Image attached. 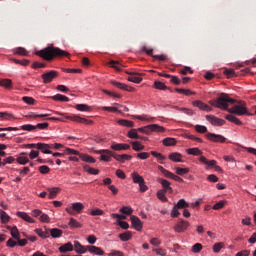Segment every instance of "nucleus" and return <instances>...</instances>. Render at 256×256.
<instances>
[{
  "instance_id": "29",
  "label": "nucleus",
  "mask_w": 256,
  "mask_h": 256,
  "mask_svg": "<svg viewBox=\"0 0 256 256\" xmlns=\"http://www.w3.org/2000/svg\"><path fill=\"white\" fill-rule=\"evenodd\" d=\"M0 86L4 87L5 89H12L13 81L11 79H2L0 80Z\"/></svg>"
},
{
  "instance_id": "47",
  "label": "nucleus",
  "mask_w": 256,
  "mask_h": 256,
  "mask_svg": "<svg viewBox=\"0 0 256 256\" xmlns=\"http://www.w3.org/2000/svg\"><path fill=\"white\" fill-rule=\"evenodd\" d=\"M120 213H123V215H132L133 214V208H131V206H123L120 209Z\"/></svg>"
},
{
  "instance_id": "24",
  "label": "nucleus",
  "mask_w": 256,
  "mask_h": 256,
  "mask_svg": "<svg viewBox=\"0 0 256 256\" xmlns=\"http://www.w3.org/2000/svg\"><path fill=\"white\" fill-rule=\"evenodd\" d=\"M225 119H227V121H230V123H234L235 125H243V122L233 114L226 115Z\"/></svg>"
},
{
  "instance_id": "45",
  "label": "nucleus",
  "mask_w": 256,
  "mask_h": 256,
  "mask_svg": "<svg viewBox=\"0 0 256 256\" xmlns=\"http://www.w3.org/2000/svg\"><path fill=\"white\" fill-rule=\"evenodd\" d=\"M167 192L163 191V190H159L157 192V198L162 201L163 203H167L169 201V199H167V197L165 196Z\"/></svg>"
},
{
  "instance_id": "11",
  "label": "nucleus",
  "mask_w": 256,
  "mask_h": 256,
  "mask_svg": "<svg viewBox=\"0 0 256 256\" xmlns=\"http://www.w3.org/2000/svg\"><path fill=\"white\" fill-rule=\"evenodd\" d=\"M200 162L204 163V165H208V167H214L215 171H222L220 166H216L217 161H215V160H208L207 158H205V156H201Z\"/></svg>"
},
{
  "instance_id": "7",
  "label": "nucleus",
  "mask_w": 256,
  "mask_h": 256,
  "mask_svg": "<svg viewBox=\"0 0 256 256\" xmlns=\"http://www.w3.org/2000/svg\"><path fill=\"white\" fill-rule=\"evenodd\" d=\"M206 139L212 141L213 143H225L227 141V138H225V136L215 133L206 134Z\"/></svg>"
},
{
  "instance_id": "64",
  "label": "nucleus",
  "mask_w": 256,
  "mask_h": 256,
  "mask_svg": "<svg viewBox=\"0 0 256 256\" xmlns=\"http://www.w3.org/2000/svg\"><path fill=\"white\" fill-rule=\"evenodd\" d=\"M195 131H197V133H207V128L203 125H196Z\"/></svg>"
},
{
  "instance_id": "42",
  "label": "nucleus",
  "mask_w": 256,
  "mask_h": 256,
  "mask_svg": "<svg viewBox=\"0 0 256 256\" xmlns=\"http://www.w3.org/2000/svg\"><path fill=\"white\" fill-rule=\"evenodd\" d=\"M159 171L161 172L162 175L166 176L168 179H173V173L170 172L169 170L163 168V166H158Z\"/></svg>"
},
{
  "instance_id": "39",
  "label": "nucleus",
  "mask_w": 256,
  "mask_h": 256,
  "mask_svg": "<svg viewBox=\"0 0 256 256\" xmlns=\"http://www.w3.org/2000/svg\"><path fill=\"white\" fill-rule=\"evenodd\" d=\"M133 151H143L145 146L141 144L139 141L131 142Z\"/></svg>"
},
{
  "instance_id": "10",
  "label": "nucleus",
  "mask_w": 256,
  "mask_h": 256,
  "mask_svg": "<svg viewBox=\"0 0 256 256\" xmlns=\"http://www.w3.org/2000/svg\"><path fill=\"white\" fill-rule=\"evenodd\" d=\"M110 149L113 151H127L131 149V146L129 144L125 143H115L113 142L112 145L110 146Z\"/></svg>"
},
{
  "instance_id": "8",
  "label": "nucleus",
  "mask_w": 256,
  "mask_h": 256,
  "mask_svg": "<svg viewBox=\"0 0 256 256\" xmlns=\"http://www.w3.org/2000/svg\"><path fill=\"white\" fill-rule=\"evenodd\" d=\"M58 76H59V72H57L55 70L46 72L42 75L43 83H45V84L51 83V81H53V79H56V77H58Z\"/></svg>"
},
{
  "instance_id": "22",
  "label": "nucleus",
  "mask_w": 256,
  "mask_h": 256,
  "mask_svg": "<svg viewBox=\"0 0 256 256\" xmlns=\"http://www.w3.org/2000/svg\"><path fill=\"white\" fill-rule=\"evenodd\" d=\"M47 191L49 192V194H48L49 199H55V197H57V195H59L61 188H59V187L47 188Z\"/></svg>"
},
{
  "instance_id": "15",
  "label": "nucleus",
  "mask_w": 256,
  "mask_h": 256,
  "mask_svg": "<svg viewBox=\"0 0 256 256\" xmlns=\"http://www.w3.org/2000/svg\"><path fill=\"white\" fill-rule=\"evenodd\" d=\"M74 250L78 255H83L87 253L88 246H83L79 241H74Z\"/></svg>"
},
{
  "instance_id": "56",
  "label": "nucleus",
  "mask_w": 256,
  "mask_h": 256,
  "mask_svg": "<svg viewBox=\"0 0 256 256\" xmlns=\"http://www.w3.org/2000/svg\"><path fill=\"white\" fill-rule=\"evenodd\" d=\"M187 173H189V168H180V167L176 168V175L183 176V175H187Z\"/></svg>"
},
{
  "instance_id": "61",
  "label": "nucleus",
  "mask_w": 256,
  "mask_h": 256,
  "mask_svg": "<svg viewBox=\"0 0 256 256\" xmlns=\"http://www.w3.org/2000/svg\"><path fill=\"white\" fill-rule=\"evenodd\" d=\"M109 65L113 68L116 69V71H121V64L119 62L112 60L109 62Z\"/></svg>"
},
{
  "instance_id": "58",
  "label": "nucleus",
  "mask_w": 256,
  "mask_h": 256,
  "mask_svg": "<svg viewBox=\"0 0 256 256\" xmlns=\"http://www.w3.org/2000/svg\"><path fill=\"white\" fill-rule=\"evenodd\" d=\"M142 53H146V55H150V57H155V55H153V48H149L147 46H143L141 48Z\"/></svg>"
},
{
  "instance_id": "62",
  "label": "nucleus",
  "mask_w": 256,
  "mask_h": 256,
  "mask_svg": "<svg viewBox=\"0 0 256 256\" xmlns=\"http://www.w3.org/2000/svg\"><path fill=\"white\" fill-rule=\"evenodd\" d=\"M15 161V158L13 156L7 157L2 162V167H5V165H11Z\"/></svg>"
},
{
  "instance_id": "6",
  "label": "nucleus",
  "mask_w": 256,
  "mask_h": 256,
  "mask_svg": "<svg viewBox=\"0 0 256 256\" xmlns=\"http://www.w3.org/2000/svg\"><path fill=\"white\" fill-rule=\"evenodd\" d=\"M189 225H190L189 221L180 219L174 226V231L176 233H185V231H187V229H189Z\"/></svg>"
},
{
  "instance_id": "16",
  "label": "nucleus",
  "mask_w": 256,
  "mask_h": 256,
  "mask_svg": "<svg viewBox=\"0 0 256 256\" xmlns=\"http://www.w3.org/2000/svg\"><path fill=\"white\" fill-rule=\"evenodd\" d=\"M112 85H114V87H117V89H121L122 91H129L130 93L135 91V88L128 86L126 84H123L121 82L112 81Z\"/></svg>"
},
{
  "instance_id": "41",
  "label": "nucleus",
  "mask_w": 256,
  "mask_h": 256,
  "mask_svg": "<svg viewBox=\"0 0 256 256\" xmlns=\"http://www.w3.org/2000/svg\"><path fill=\"white\" fill-rule=\"evenodd\" d=\"M118 125H121L122 127H135V122L121 119L118 120Z\"/></svg>"
},
{
  "instance_id": "59",
  "label": "nucleus",
  "mask_w": 256,
  "mask_h": 256,
  "mask_svg": "<svg viewBox=\"0 0 256 256\" xmlns=\"http://www.w3.org/2000/svg\"><path fill=\"white\" fill-rule=\"evenodd\" d=\"M150 154H152L153 157H156L158 161H165V156H163L161 153H158L157 151H151Z\"/></svg>"
},
{
  "instance_id": "32",
  "label": "nucleus",
  "mask_w": 256,
  "mask_h": 256,
  "mask_svg": "<svg viewBox=\"0 0 256 256\" xmlns=\"http://www.w3.org/2000/svg\"><path fill=\"white\" fill-rule=\"evenodd\" d=\"M68 225L72 229H81L83 227V225L79 221L75 220V218H70Z\"/></svg>"
},
{
  "instance_id": "38",
  "label": "nucleus",
  "mask_w": 256,
  "mask_h": 256,
  "mask_svg": "<svg viewBox=\"0 0 256 256\" xmlns=\"http://www.w3.org/2000/svg\"><path fill=\"white\" fill-rule=\"evenodd\" d=\"M79 157L82 161H85V163H95L96 160L92 156H89L87 154H79Z\"/></svg>"
},
{
  "instance_id": "12",
  "label": "nucleus",
  "mask_w": 256,
  "mask_h": 256,
  "mask_svg": "<svg viewBox=\"0 0 256 256\" xmlns=\"http://www.w3.org/2000/svg\"><path fill=\"white\" fill-rule=\"evenodd\" d=\"M112 157L116 161H119V163H125V161H131V159H133V156H131L129 154H116V153H112Z\"/></svg>"
},
{
  "instance_id": "50",
  "label": "nucleus",
  "mask_w": 256,
  "mask_h": 256,
  "mask_svg": "<svg viewBox=\"0 0 256 256\" xmlns=\"http://www.w3.org/2000/svg\"><path fill=\"white\" fill-rule=\"evenodd\" d=\"M127 137H129V139H139V134L137 133V129H131L128 134Z\"/></svg>"
},
{
  "instance_id": "31",
  "label": "nucleus",
  "mask_w": 256,
  "mask_h": 256,
  "mask_svg": "<svg viewBox=\"0 0 256 256\" xmlns=\"http://www.w3.org/2000/svg\"><path fill=\"white\" fill-rule=\"evenodd\" d=\"M163 145H165V147H173L177 145V140H175V138L167 137L163 140Z\"/></svg>"
},
{
  "instance_id": "34",
  "label": "nucleus",
  "mask_w": 256,
  "mask_h": 256,
  "mask_svg": "<svg viewBox=\"0 0 256 256\" xmlns=\"http://www.w3.org/2000/svg\"><path fill=\"white\" fill-rule=\"evenodd\" d=\"M51 99H53V101H62L64 103L69 102V97H67L63 94H56V95L52 96Z\"/></svg>"
},
{
  "instance_id": "19",
  "label": "nucleus",
  "mask_w": 256,
  "mask_h": 256,
  "mask_svg": "<svg viewBox=\"0 0 256 256\" xmlns=\"http://www.w3.org/2000/svg\"><path fill=\"white\" fill-rule=\"evenodd\" d=\"M37 149L42 151V153H45L46 155H51L53 152L49 149H51V146L49 144L45 143H37Z\"/></svg>"
},
{
  "instance_id": "9",
  "label": "nucleus",
  "mask_w": 256,
  "mask_h": 256,
  "mask_svg": "<svg viewBox=\"0 0 256 256\" xmlns=\"http://www.w3.org/2000/svg\"><path fill=\"white\" fill-rule=\"evenodd\" d=\"M206 120L209 121L211 125H214L216 127H223V125L225 124V120L215 117L213 115H207Z\"/></svg>"
},
{
  "instance_id": "49",
  "label": "nucleus",
  "mask_w": 256,
  "mask_h": 256,
  "mask_svg": "<svg viewBox=\"0 0 256 256\" xmlns=\"http://www.w3.org/2000/svg\"><path fill=\"white\" fill-rule=\"evenodd\" d=\"M8 229H10L13 239L19 240V229H17V226L8 227Z\"/></svg>"
},
{
  "instance_id": "43",
  "label": "nucleus",
  "mask_w": 256,
  "mask_h": 256,
  "mask_svg": "<svg viewBox=\"0 0 256 256\" xmlns=\"http://www.w3.org/2000/svg\"><path fill=\"white\" fill-rule=\"evenodd\" d=\"M131 237H133L131 231H126L124 233L119 234V239H121L122 241H130Z\"/></svg>"
},
{
  "instance_id": "37",
  "label": "nucleus",
  "mask_w": 256,
  "mask_h": 256,
  "mask_svg": "<svg viewBox=\"0 0 256 256\" xmlns=\"http://www.w3.org/2000/svg\"><path fill=\"white\" fill-rule=\"evenodd\" d=\"M134 119H139V121H147V123H153L155 121L154 117L148 115L134 116Z\"/></svg>"
},
{
  "instance_id": "57",
  "label": "nucleus",
  "mask_w": 256,
  "mask_h": 256,
  "mask_svg": "<svg viewBox=\"0 0 256 256\" xmlns=\"http://www.w3.org/2000/svg\"><path fill=\"white\" fill-rule=\"evenodd\" d=\"M39 221H41V223H50L51 218H49V215L42 212V214L39 217Z\"/></svg>"
},
{
  "instance_id": "28",
  "label": "nucleus",
  "mask_w": 256,
  "mask_h": 256,
  "mask_svg": "<svg viewBox=\"0 0 256 256\" xmlns=\"http://www.w3.org/2000/svg\"><path fill=\"white\" fill-rule=\"evenodd\" d=\"M25 117L26 119H41L43 117H49V114H37L35 112H30Z\"/></svg>"
},
{
  "instance_id": "60",
  "label": "nucleus",
  "mask_w": 256,
  "mask_h": 256,
  "mask_svg": "<svg viewBox=\"0 0 256 256\" xmlns=\"http://www.w3.org/2000/svg\"><path fill=\"white\" fill-rule=\"evenodd\" d=\"M38 170L40 173H42V175H47V173L51 171V169L47 165L40 166Z\"/></svg>"
},
{
  "instance_id": "36",
  "label": "nucleus",
  "mask_w": 256,
  "mask_h": 256,
  "mask_svg": "<svg viewBox=\"0 0 256 256\" xmlns=\"http://www.w3.org/2000/svg\"><path fill=\"white\" fill-rule=\"evenodd\" d=\"M14 55H22L23 57H27V55H29V52L23 47H18L14 49Z\"/></svg>"
},
{
  "instance_id": "35",
  "label": "nucleus",
  "mask_w": 256,
  "mask_h": 256,
  "mask_svg": "<svg viewBox=\"0 0 256 256\" xmlns=\"http://www.w3.org/2000/svg\"><path fill=\"white\" fill-rule=\"evenodd\" d=\"M154 87H155V89H159L160 91H165L167 89H169V91H173L170 88H168L167 85H165V83H163L161 81H155Z\"/></svg>"
},
{
  "instance_id": "3",
  "label": "nucleus",
  "mask_w": 256,
  "mask_h": 256,
  "mask_svg": "<svg viewBox=\"0 0 256 256\" xmlns=\"http://www.w3.org/2000/svg\"><path fill=\"white\" fill-rule=\"evenodd\" d=\"M210 105L212 107H217V109H227L229 107V103H235V99L229 97V95L222 93L217 100H210L209 101Z\"/></svg>"
},
{
  "instance_id": "54",
  "label": "nucleus",
  "mask_w": 256,
  "mask_h": 256,
  "mask_svg": "<svg viewBox=\"0 0 256 256\" xmlns=\"http://www.w3.org/2000/svg\"><path fill=\"white\" fill-rule=\"evenodd\" d=\"M203 250V245L201 243H196L192 246V253H201Z\"/></svg>"
},
{
  "instance_id": "1",
  "label": "nucleus",
  "mask_w": 256,
  "mask_h": 256,
  "mask_svg": "<svg viewBox=\"0 0 256 256\" xmlns=\"http://www.w3.org/2000/svg\"><path fill=\"white\" fill-rule=\"evenodd\" d=\"M36 55L41 57V59H44V61H53L55 57H69V52L57 47L48 46L40 51H37Z\"/></svg>"
},
{
  "instance_id": "55",
  "label": "nucleus",
  "mask_w": 256,
  "mask_h": 256,
  "mask_svg": "<svg viewBox=\"0 0 256 256\" xmlns=\"http://www.w3.org/2000/svg\"><path fill=\"white\" fill-rule=\"evenodd\" d=\"M21 129L23 131H36L37 130V126L31 125V124H25V125L21 126Z\"/></svg>"
},
{
  "instance_id": "20",
  "label": "nucleus",
  "mask_w": 256,
  "mask_h": 256,
  "mask_svg": "<svg viewBox=\"0 0 256 256\" xmlns=\"http://www.w3.org/2000/svg\"><path fill=\"white\" fill-rule=\"evenodd\" d=\"M194 107H198V109H201V111H212L209 105L203 103L201 100H196L193 102Z\"/></svg>"
},
{
  "instance_id": "27",
  "label": "nucleus",
  "mask_w": 256,
  "mask_h": 256,
  "mask_svg": "<svg viewBox=\"0 0 256 256\" xmlns=\"http://www.w3.org/2000/svg\"><path fill=\"white\" fill-rule=\"evenodd\" d=\"M131 176H132L133 183H136L138 185H140L141 183H143V181H145L143 176L139 175V173L137 172H133Z\"/></svg>"
},
{
  "instance_id": "13",
  "label": "nucleus",
  "mask_w": 256,
  "mask_h": 256,
  "mask_svg": "<svg viewBox=\"0 0 256 256\" xmlns=\"http://www.w3.org/2000/svg\"><path fill=\"white\" fill-rule=\"evenodd\" d=\"M130 221L132 223V227H134L136 231H141V229H143V222H141V219H139V217L131 216Z\"/></svg>"
},
{
  "instance_id": "33",
  "label": "nucleus",
  "mask_w": 256,
  "mask_h": 256,
  "mask_svg": "<svg viewBox=\"0 0 256 256\" xmlns=\"http://www.w3.org/2000/svg\"><path fill=\"white\" fill-rule=\"evenodd\" d=\"M22 155H27V153L22 152L16 161L19 163V165H27V163H29V158Z\"/></svg>"
},
{
  "instance_id": "26",
  "label": "nucleus",
  "mask_w": 256,
  "mask_h": 256,
  "mask_svg": "<svg viewBox=\"0 0 256 256\" xmlns=\"http://www.w3.org/2000/svg\"><path fill=\"white\" fill-rule=\"evenodd\" d=\"M89 253H94V255H105V252L97 246H88Z\"/></svg>"
},
{
  "instance_id": "30",
  "label": "nucleus",
  "mask_w": 256,
  "mask_h": 256,
  "mask_svg": "<svg viewBox=\"0 0 256 256\" xmlns=\"http://www.w3.org/2000/svg\"><path fill=\"white\" fill-rule=\"evenodd\" d=\"M50 235L51 237H53V239H57L59 237H61V235H63V230L58 229V228H52L50 229Z\"/></svg>"
},
{
  "instance_id": "5",
  "label": "nucleus",
  "mask_w": 256,
  "mask_h": 256,
  "mask_svg": "<svg viewBox=\"0 0 256 256\" xmlns=\"http://www.w3.org/2000/svg\"><path fill=\"white\" fill-rule=\"evenodd\" d=\"M83 209H85L83 203L75 202L72 203L71 207L66 208V211L69 213V215H75L76 213H82Z\"/></svg>"
},
{
  "instance_id": "44",
  "label": "nucleus",
  "mask_w": 256,
  "mask_h": 256,
  "mask_svg": "<svg viewBox=\"0 0 256 256\" xmlns=\"http://www.w3.org/2000/svg\"><path fill=\"white\" fill-rule=\"evenodd\" d=\"M83 169L90 175H99V169L91 168L89 165H84Z\"/></svg>"
},
{
  "instance_id": "63",
  "label": "nucleus",
  "mask_w": 256,
  "mask_h": 256,
  "mask_svg": "<svg viewBox=\"0 0 256 256\" xmlns=\"http://www.w3.org/2000/svg\"><path fill=\"white\" fill-rule=\"evenodd\" d=\"M75 108L78 111H89V106L87 104H77Z\"/></svg>"
},
{
  "instance_id": "2",
  "label": "nucleus",
  "mask_w": 256,
  "mask_h": 256,
  "mask_svg": "<svg viewBox=\"0 0 256 256\" xmlns=\"http://www.w3.org/2000/svg\"><path fill=\"white\" fill-rule=\"evenodd\" d=\"M233 106L231 108L227 107V109H224V111H228V113H231L232 115H238L239 117H243V115H248V117H251L253 113L249 112V109H247V103L240 101L237 102L234 100Z\"/></svg>"
},
{
  "instance_id": "25",
  "label": "nucleus",
  "mask_w": 256,
  "mask_h": 256,
  "mask_svg": "<svg viewBox=\"0 0 256 256\" xmlns=\"http://www.w3.org/2000/svg\"><path fill=\"white\" fill-rule=\"evenodd\" d=\"M60 253H68V251H73V244L71 242H67L59 247Z\"/></svg>"
},
{
  "instance_id": "21",
  "label": "nucleus",
  "mask_w": 256,
  "mask_h": 256,
  "mask_svg": "<svg viewBox=\"0 0 256 256\" xmlns=\"http://www.w3.org/2000/svg\"><path fill=\"white\" fill-rule=\"evenodd\" d=\"M16 215L27 223H35V219L31 218V216H29V214H27L26 212H17Z\"/></svg>"
},
{
  "instance_id": "48",
  "label": "nucleus",
  "mask_w": 256,
  "mask_h": 256,
  "mask_svg": "<svg viewBox=\"0 0 256 256\" xmlns=\"http://www.w3.org/2000/svg\"><path fill=\"white\" fill-rule=\"evenodd\" d=\"M225 205H227V201L225 200H221L219 202H217L212 209H214V211H219V209H223V207H225Z\"/></svg>"
},
{
  "instance_id": "14",
  "label": "nucleus",
  "mask_w": 256,
  "mask_h": 256,
  "mask_svg": "<svg viewBox=\"0 0 256 256\" xmlns=\"http://www.w3.org/2000/svg\"><path fill=\"white\" fill-rule=\"evenodd\" d=\"M158 181L163 187L162 191H164L166 193H173V188L171 187L170 181L163 179V178L158 179Z\"/></svg>"
},
{
  "instance_id": "4",
  "label": "nucleus",
  "mask_w": 256,
  "mask_h": 256,
  "mask_svg": "<svg viewBox=\"0 0 256 256\" xmlns=\"http://www.w3.org/2000/svg\"><path fill=\"white\" fill-rule=\"evenodd\" d=\"M54 113L55 115H62L63 117H65L66 119H69L70 121H75V123H83L84 125H93L92 120H88L77 115L68 116L65 113H61L57 111H54Z\"/></svg>"
},
{
  "instance_id": "53",
  "label": "nucleus",
  "mask_w": 256,
  "mask_h": 256,
  "mask_svg": "<svg viewBox=\"0 0 256 256\" xmlns=\"http://www.w3.org/2000/svg\"><path fill=\"white\" fill-rule=\"evenodd\" d=\"M223 247H225V244L223 242H218L215 243L213 245V251L214 253H219V251H221V249H223Z\"/></svg>"
},
{
  "instance_id": "40",
  "label": "nucleus",
  "mask_w": 256,
  "mask_h": 256,
  "mask_svg": "<svg viewBox=\"0 0 256 256\" xmlns=\"http://www.w3.org/2000/svg\"><path fill=\"white\" fill-rule=\"evenodd\" d=\"M188 155H194L195 157H199V155H203V151L199 148H189L187 149Z\"/></svg>"
},
{
  "instance_id": "52",
  "label": "nucleus",
  "mask_w": 256,
  "mask_h": 256,
  "mask_svg": "<svg viewBox=\"0 0 256 256\" xmlns=\"http://www.w3.org/2000/svg\"><path fill=\"white\" fill-rule=\"evenodd\" d=\"M152 133H164L165 127L159 126L158 124H152Z\"/></svg>"
},
{
  "instance_id": "51",
  "label": "nucleus",
  "mask_w": 256,
  "mask_h": 256,
  "mask_svg": "<svg viewBox=\"0 0 256 256\" xmlns=\"http://www.w3.org/2000/svg\"><path fill=\"white\" fill-rule=\"evenodd\" d=\"M0 219L2 223H9V219H11V217H9L5 211L0 210Z\"/></svg>"
},
{
  "instance_id": "23",
  "label": "nucleus",
  "mask_w": 256,
  "mask_h": 256,
  "mask_svg": "<svg viewBox=\"0 0 256 256\" xmlns=\"http://www.w3.org/2000/svg\"><path fill=\"white\" fill-rule=\"evenodd\" d=\"M35 233H37L42 239H49L51 237V234L47 230V227L43 229H36Z\"/></svg>"
},
{
  "instance_id": "17",
  "label": "nucleus",
  "mask_w": 256,
  "mask_h": 256,
  "mask_svg": "<svg viewBox=\"0 0 256 256\" xmlns=\"http://www.w3.org/2000/svg\"><path fill=\"white\" fill-rule=\"evenodd\" d=\"M126 73L130 75V77H128V81H130L131 83H141V81H143V78L137 76L140 74L135 71H127Z\"/></svg>"
},
{
  "instance_id": "46",
  "label": "nucleus",
  "mask_w": 256,
  "mask_h": 256,
  "mask_svg": "<svg viewBox=\"0 0 256 256\" xmlns=\"http://www.w3.org/2000/svg\"><path fill=\"white\" fill-rule=\"evenodd\" d=\"M175 206L178 209H187L189 207V204L187 203V201H185V199H180L177 204H175Z\"/></svg>"
},
{
  "instance_id": "18",
  "label": "nucleus",
  "mask_w": 256,
  "mask_h": 256,
  "mask_svg": "<svg viewBox=\"0 0 256 256\" xmlns=\"http://www.w3.org/2000/svg\"><path fill=\"white\" fill-rule=\"evenodd\" d=\"M168 159H170V161H173L174 163H183V155L178 152H173L169 154Z\"/></svg>"
}]
</instances>
